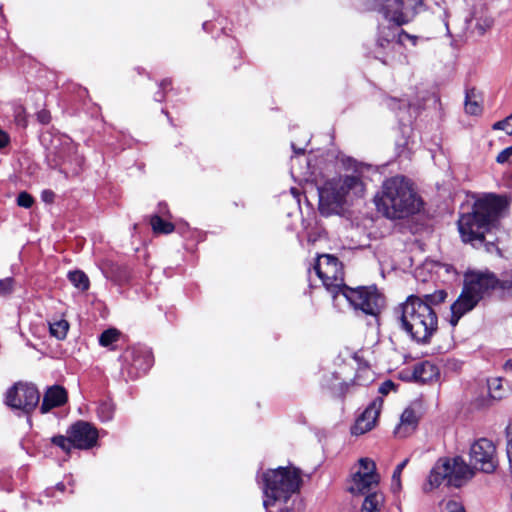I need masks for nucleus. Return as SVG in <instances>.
Segmentation results:
<instances>
[{
  "instance_id": "nucleus-1",
  "label": "nucleus",
  "mask_w": 512,
  "mask_h": 512,
  "mask_svg": "<svg viewBox=\"0 0 512 512\" xmlns=\"http://www.w3.org/2000/svg\"><path fill=\"white\" fill-rule=\"evenodd\" d=\"M508 207L505 197L485 195L475 201L472 211L462 214L458 220V230L464 243L487 253L501 255L492 231L497 229L499 219Z\"/></svg>"
},
{
  "instance_id": "nucleus-2",
  "label": "nucleus",
  "mask_w": 512,
  "mask_h": 512,
  "mask_svg": "<svg viewBox=\"0 0 512 512\" xmlns=\"http://www.w3.org/2000/svg\"><path fill=\"white\" fill-rule=\"evenodd\" d=\"M446 293L438 291L426 295V301L411 295L395 308L394 314L400 328L415 342L426 344L437 330L438 318L430 303L444 301Z\"/></svg>"
},
{
  "instance_id": "nucleus-3",
  "label": "nucleus",
  "mask_w": 512,
  "mask_h": 512,
  "mask_svg": "<svg viewBox=\"0 0 512 512\" xmlns=\"http://www.w3.org/2000/svg\"><path fill=\"white\" fill-rule=\"evenodd\" d=\"M264 500L267 512H291L301 485L300 471L292 467H279L263 473Z\"/></svg>"
},
{
  "instance_id": "nucleus-4",
  "label": "nucleus",
  "mask_w": 512,
  "mask_h": 512,
  "mask_svg": "<svg viewBox=\"0 0 512 512\" xmlns=\"http://www.w3.org/2000/svg\"><path fill=\"white\" fill-rule=\"evenodd\" d=\"M376 205L387 218L400 219L418 212L422 202L405 177L395 176L383 183Z\"/></svg>"
},
{
  "instance_id": "nucleus-5",
  "label": "nucleus",
  "mask_w": 512,
  "mask_h": 512,
  "mask_svg": "<svg viewBox=\"0 0 512 512\" xmlns=\"http://www.w3.org/2000/svg\"><path fill=\"white\" fill-rule=\"evenodd\" d=\"M364 193L365 183L359 169L334 177L319 188V210L325 216L337 214L345 204L363 197Z\"/></svg>"
},
{
  "instance_id": "nucleus-6",
  "label": "nucleus",
  "mask_w": 512,
  "mask_h": 512,
  "mask_svg": "<svg viewBox=\"0 0 512 512\" xmlns=\"http://www.w3.org/2000/svg\"><path fill=\"white\" fill-rule=\"evenodd\" d=\"M501 290V278L486 271H468L464 275L463 290L458 299L451 306L450 323L455 326L459 319L471 311L480 300L489 296L495 290Z\"/></svg>"
},
{
  "instance_id": "nucleus-7",
  "label": "nucleus",
  "mask_w": 512,
  "mask_h": 512,
  "mask_svg": "<svg viewBox=\"0 0 512 512\" xmlns=\"http://www.w3.org/2000/svg\"><path fill=\"white\" fill-rule=\"evenodd\" d=\"M356 309L366 315L377 316L385 306V299L374 286L344 287L340 293Z\"/></svg>"
},
{
  "instance_id": "nucleus-8",
  "label": "nucleus",
  "mask_w": 512,
  "mask_h": 512,
  "mask_svg": "<svg viewBox=\"0 0 512 512\" xmlns=\"http://www.w3.org/2000/svg\"><path fill=\"white\" fill-rule=\"evenodd\" d=\"M314 270L334 298H337L344 287H347L344 284L342 264L336 257L329 254L319 256L314 265Z\"/></svg>"
},
{
  "instance_id": "nucleus-9",
  "label": "nucleus",
  "mask_w": 512,
  "mask_h": 512,
  "mask_svg": "<svg viewBox=\"0 0 512 512\" xmlns=\"http://www.w3.org/2000/svg\"><path fill=\"white\" fill-rule=\"evenodd\" d=\"M380 475L375 462L368 457L360 458L356 470L352 473L348 490L354 495H364L379 489Z\"/></svg>"
},
{
  "instance_id": "nucleus-10",
  "label": "nucleus",
  "mask_w": 512,
  "mask_h": 512,
  "mask_svg": "<svg viewBox=\"0 0 512 512\" xmlns=\"http://www.w3.org/2000/svg\"><path fill=\"white\" fill-rule=\"evenodd\" d=\"M470 463L474 469L493 473L498 466L496 446L487 438L476 440L470 447Z\"/></svg>"
},
{
  "instance_id": "nucleus-11",
  "label": "nucleus",
  "mask_w": 512,
  "mask_h": 512,
  "mask_svg": "<svg viewBox=\"0 0 512 512\" xmlns=\"http://www.w3.org/2000/svg\"><path fill=\"white\" fill-rule=\"evenodd\" d=\"M40 393L31 384L18 383L11 387L6 394V404L14 409H20L26 413L31 412L38 405Z\"/></svg>"
},
{
  "instance_id": "nucleus-12",
  "label": "nucleus",
  "mask_w": 512,
  "mask_h": 512,
  "mask_svg": "<svg viewBox=\"0 0 512 512\" xmlns=\"http://www.w3.org/2000/svg\"><path fill=\"white\" fill-rule=\"evenodd\" d=\"M447 467V484L449 486L461 487L475 474L473 466L468 465L461 457L442 459Z\"/></svg>"
},
{
  "instance_id": "nucleus-13",
  "label": "nucleus",
  "mask_w": 512,
  "mask_h": 512,
  "mask_svg": "<svg viewBox=\"0 0 512 512\" xmlns=\"http://www.w3.org/2000/svg\"><path fill=\"white\" fill-rule=\"evenodd\" d=\"M70 435L74 448L77 449H90L96 445L98 440V431L90 423L85 421H78L73 424L67 431Z\"/></svg>"
},
{
  "instance_id": "nucleus-14",
  "label": "nucleus",
  "mask_w": 512,
  "mask_h": 512,
  "mask_svg": "<svg viewBox=\"0 0 512 512\" xmlns=\"http://www.w3.org/2000/svg\"><path fill=\"white\" fill-rule=\"evenodd\" d=\"M383 406V398H375L371 404L365 409L362 415L356 420L355 424L351 428L353 435L359 436L370 431L376 423V420L380 414Z\"/></svg>"
},
{
  "instance_id": "nucleus-15",
  "label": "nucleus",
  "mask_w": 512,
  "mask_h": 512,
  "mask_svg": "<svg viewBox=\"0 0 512 512\" xmlns=\"http://www.w3.org/2000/svg\"><path fill=\"white\" fill-rule=\"evenodd\" d=\"M488 397H481L475 400V406L479 409L490 407L494 401L503 399L506 389L503 387L501 378H492L487 381Z\"/></svg>"
},
{
  "instance_id": "nucleus-16",
  "label": "nucleus",
  "mask_w": 512,
  "mask_h": 512,
  "mask_svg": "<svg viewBox=\"0 0 512 512\" xmlns=\"http://www.w3.org/2000/svg\"><path fill=\"white\" fill-rule=\"evenodd\" d=\"M66 401V390L61 386H52L46 391L40 410L42 413H47L55 407L62 406Z\"/></svg>"
},
{
  "instance_id": "nucleus-17",
  "label": "nucleus",
  "mask_w": 512,
  "mask_h": 512,
  "mask_svg": "<svg viewBox=\"0 0 512 512\" xmlns=\"http://www.w3.org/2000/svg\"><path fill=\"white\" fill-rule=\"evenodd\" d=\"M418 420L416 412L410 407L406 408L401 414L400 422L395 428L394 434L399 438H406L415 431Z\"/></svg>"
},
{
  "instance_id": "nucleus-18",
  "label": "nucleus",
  "mask_w": 512,
  "mask_h": 512,
  "mask_svg": "<svg viewBox=\"0 0 512 512\" xmlns=\"http://www.w3.org/2000/svg\"><path fill=\"white\" fill-rule=\"evenodd\" d=\"M413 377L420 383H430L438 379L439 369L435 364L424 361L415 365Z\"/></svg>"
},
{
  "instance_id": "nucleus-19",
  "label": "nucleus",
  "mask_w": 512,
  "mask_h": 512,
  "mask_svg": "<svg viewBox=\"0 0 512 512\" xmlns=\"http://www.w3.org/2000/svg\"><path fill=\"white\" fill-rule=\"evenodd\" d=\"M447 469L443 460L440 459L431 470L427 482L423 486L424 491L430 492L437 488L444 480L447 481Z\"/></svg>"
},
{
  "instance_id": "nucleus-20",
  "label": "nucleus",
  "mask_w": 512,
  "mask_h": 512,
  "mask_svg": "<svg viewBox=\"0 0 512 512\" xmlns=\"http://www.w3.org/2000/svg\"><path fill=\"white\" fill-rule=\"evenodd\" d=\"M365 495L361 512H381L385 505V496L379 490L370 491Z\"/></svg>"
},
{
  "instance_id": "nucleus-21",
  "label": "nucleus",
  "mask_w": 512,
  "mask_h": 512,
  "mask_svg": "<svg viewBox=\"0 0 512 512\" xmlns=\"http://www.w3.org/2000/svg\"><path fill=\"white\" fill-rule=\"evenodd\" d=\"M63 149L58 150L56 146H54L55 149V155L58 158L56 161V165H61L66 162H70L72 160V154L74 155V160L76 163L80 166L82 163V158L76 155L75 153V145L72 143V141L69 138H64L62 142Z\"/></svg>"
},
{
  "instance_id": "nucleus-22",
  "label": "nucleus",
  "mask_w": 512,
  "mask_h": 512,
  "mask_svg": "<svg viewBox=\"0 0 512 512\" xmlns=\"http://www.w3.org/2000/svg\"><path fill=\"white\" fill-rule=\"evenodd\" d=\"M68 279L75 288L82 292L89 289L90 281L88 276L83 271L75 270L69 272Z\"/></svg>"
},
{
  "instance_id": "nucleus-23",
  "label": "nucleus",
  "mask_w": 512,
  "mask_h": 512,
  "mask_svg": "<svg viewBox=\"0 0 512 512\" xmlns=\"http://www.w3.org/2000/svg\"><path fill=\"white\" fill-rule=\"evenodd\" d=\"M68 329L69 323L64 319L49 322L50 334L58 340H62L66 337Z\"/></svg>"
},
{
  "instance_id": "nucleus-24",
  "label": "nucleus",
  "mask_w": 512,
  "mask_h": 512,
  "mask_svg": "<svg viewBox=\"0 0 512 512\" xmlns=\"http://www.w3.org/2000/svg\"><path fill=\"white\" fill-rule=\"evenodd\" d=\"M150 224L154 233L158 234H169L172 233L175 229L174 225L171 222L164 221L160 216L154 215L150 219Z\"/></svg>"
},
{
  "instance_id": "nucleus-25",
  "label": "nucleus",
  "mask_w": 512,
  "mask_h": 512,
  "mask_svg": "<svg viewBox=\"0 0 512 512\" xmlns=\"http://www.w3.org/2000/svg\"><path fill=\"white\" fill-rule=\"evenodd\" d=\"M114 411V404L109 400L101 401L97 408L98 417L103 422L110 421L113 418Z\"/></svg>"
},
{
  "instance_id": "nucleus-26",
  "label": "nucleus",
  "mask_w": 512,
  "mask_h": 512,
  "mask_svg": "<svg viewBox=\"0 0 512 512\" xmlns=\"http://www.w3.org/2000/svg\"><path fill=\"white\" fill-rule=\"evenodd\" d=\"M465 111L470 115H479L482 112V106L475 98L474 92L466 94Z\"/></svg>"
},
{
  "instance_id": "nucleus-27",
  "label": "nucleus",
  "mask_w": 512,
  "mask_h": 512,
  "mask_svg": "<svg viewBox=\"0 0 512 512\" xmlns=\"http://www.w3.org/2000/svg\"><path fill=\"white\" fill-rule=\"evenodd\" d=\"M407 463H408V459H404L401 463H399L396 466V468L393 472L392 484H391L393 492H398L401 489V473H402L403 469L406 467Z\"/></svg>"
},
{
  "instance_id": "nucleus-28",
  "label": "nucleus",
  "mask_w": 512,
  "mask_h": 512,
  "mask_svg": "<svg viewBox=\"0 0 512 512\" xmlns=\"http://www.w3.org/2000/svg\"><path fill=\"white\" fill-rule=\"evenodd\" d=\"M52 443L56 446L60 447L63 451L66 453H70L71 449L74 448L73 441L70 437V435L67 434V436H54L52 438Z\"/></svg>"
},
{
  "instance_id": "nucleus-29",
  "label": "nucleus",
  "mask_w": 512,
  "mask_h": 512,
  "mask_svg": "<svg viewBox=\"0 0 512 512\" xmlns=\"http://www.w3.org/2000/svg\"><path fill=\"white\" fill-rule=\"evenodd\" d=\"M501 291L504 295L512 296V268L501 275Z\"/></svg>"
},
{
  "instance_id": "nucleus-30",
  "label": "nucleus",
  "mask_w": 512,
  "mask_h": 512,
  "mask_svg": "<svg viewBox=\"0 0 512 512\" xmlns=\"http://www.w3.org/2000/svg\"><path fill=\"white\" fill-rule=\"evenodd\" d=\"M119 338V332L116 329H108L104 331L99 337V343L107 347L110 344L116 342Z\"/></svg>"
},
{
  "instance_id": "nucleus-31",
  "label": "nucleus",
  "mask_w": 512,
  "mask_h": 512,
  "mask_svg": "<svg viewBox=\"0 0 512 512\" xmlns=\"http://www.w3.org/2000/svg\"><path fill=\"white\" fill-rule=\"evenodd\" d=\"M13 115L18 126L25 127L27 125L25 108L22 105H15Z\"/></svg>"
},
{
  "instance_id": "nucleus-32",
  "label": "nucleus",
  "mask_w": 512,
  "mask_h": 512,
  "mask_svg": "<svg viewBox=\"0 0 512 512\" xmlns=\"http://www.w3.org/2000/svg\"><path fill=\"white\" fill-rule=\"evenodd\" d=\"M493 129L495 130H503L508 135H512V114L509 115L502 121H498L493 125Z\"/></svg>"
},
{
  "instance_id": "nucleus-33",
  "label": "nucleus",
  "mask_w": 512,
  "mask_h": 512,
  "mask_svg": "<svg viewBox=\"0 0 512 512\" xmlns=\"http://www.w3.org/2000/svg\"><path fill=\"white\" fill-rule=\"evenodd\" d=\"M14 280L10 277L0 279V296H7L13 291Z\"/></svg>"
},
{
  "instance_id": "nucleus-34",
  "label": "nucleus",
  "mask_w": 512,
  "mask_h": 512,
  "mask_svg": "<svg viewBox=\"0 0 512 512\" xmlns=\"http://www.w3.org/2000/svg\"><path fill=\"white\" fill-rule=\"evenodd\" d=\"M34 203V199L33 197L23 191V192H20L18 197H17V204L20 206V207H23V208H30Z\"/></svg>"
},
{
  "instance_id": "nucleus-35",
  "label": "nucleus",
  "mask_w": 512,
  "mask_h": 512,
  "mask_svg": "<svg viewBox=\"0 0 512 512\" xmlns=\"http://www.w3.org/2000/svg\"><path fill=\"white\" fill-rule=\"evenodd\" d=\"M442 512H464V508L461 503L449 500L443 504Z\"/></svg>"
},
{
  "instance_id": "nucleus-36",
  "label": "nucleus",
  "mask_w": 512,
  "mask_h": 512,
  "mask_svg": "<svg viewBox=\"0 0 512 512\" xmlns=\"http://www.w3.org/2000/svg\"><path fill=\"white\" fill-rule=\"evenodd\" d=\"M512 156V147H508L504 150H502L496 160L498 163H506L509 161L510 157Z\"/></svg>"
},
{
  "instance_id": "nucleus-37",
  "label": "nucleus",
  "mask_w": 512,
  "mask_h": 512,
  "mask_svg": "<svg viewBox=\"0 0 512 512\" xmlns=\"http://www.w3.org/2000/svg\"><path fill=\"white\" fill-rule=\"evenodd\" d=\"M398 103V100L394 99V98H390L388 99L387 101V105L391 108V109H395L396 107V104ZM399 103L401 104L399 109H402V108H409L411 106V103L406 100V99H402V100H399Z\"/></svg>"
},
{
  "instance_id": "nucleus-38",
  "label": "nucleus",
  "mask_w": 512,
  "mask_h": 512,
  "mask_svg": "<svg viewBox=\"0 0 512 512\" xmlns=\"http://www.w3.org/2000/svg\"><path fill=\"white\" fill-rule=\"evenodd\" d=\"M395 388V384L392 381H385L379 387V393L382 395H387L391 390Z\"/></svg>"
},
{
  "instance_id": "nucleus-39",
  "label": "nucleus",
  "mask_w": 512,
  "mask_h": 512,
  "mask_svg": "<svg viewBox=\"0 0 512 512\" xmlns=\"http://www.w3.org/2000/svg\"><path fill=\"white\" fill-rule=\"evenodd\" d=\"M506 439H507V446H506V451H507L512 446V420L508 423V425L506 427Z\"/></svg>"
},
{
  "instance_id": "nucleus-40",
  "label": "nucleus",
  "mask_w": 512,
  "mask_h": 512,
  "mask_svg": "<svg viewBox=\"0 0 512 512\" xmlns=\"http://www.w3.org/2000/svg\"><path fill=\"white\" fill-rule=\"evenodd\" d=\"M37 118L42 124H47L50 121V114L48 111L42 110L37 113Z\"/></svg>"
},
{
  "instance_id": "nucleus-41",
  "label": "nucleus",
  "mask_w": 512,
  "mask_h": 512,
  "mask_svg": "<svg viewBox=\"0 0 512 512\" xmlns=\"http://www.w3.org/2000/svg\"><path fill=\"white\" fill-rule=\"evenodd\" d=\"M10 142L9 135L2 129H0V149L6 147Z\"/></svg>"
},
{
  "instance_id": "nucleus-42",
  "label": "nucleus",
  "mask_w": 512,
  "mask_h": 512,
  "mask_svg": "<svg viewBox=\"0 0 512 512\" xmlns=\"http://www.w3.org/2000/svg\"><path fill=\"white\" fill-rule=\"evenodd\" d=\"M42 200L49 203V202H52L53 199H54V193L50 190H45L42 192Z\"/></svg>"
},
{
  "instance_id": "nucleus-43",
  "label": "nucleus",
  "mask_w": 512,
  "mask_h": 512,
  "mask_svg": "<svg viewBox=\"0 0 512 512\" xmlns=\"http://www.w3.org/2000/svg\"><path fill=\"white\" fill-rule=\"evenodd\" d=\"M503 369L506 372H512V357L504 363Z\"/></svg>"
},
{
  "instance_id": "nucleus-44",
  "label": "nucleus",
  "mask_w": 512,
  "mask_h": 512,
  "mask_svg": "<svg viewBox=\"0 0 512 512\" xmlns=\"http://www.w3.org/2000/svg\"><path fill=\"white\" fill-rule=\"evenodd\" d=\"M507 457H508V461H509V469L512 473V446L509 450H507Z\"/></svg>"
},
{
  "instance_id": "nucleus-45",
  "label": "nucleus",
  "mask_w": 512,
  "mask_h": 512,
  "mask_svg": "<svg viewBox=\"0 0 512 512\" xmlns=\"http://www.w3.org/2000/svg\"><path fill=\"white\" fill-rule=\"evenodd\" d=\"M327 386H328V388H329V389H332V390H335V389H337L338 387H339L340 389H342L341 384H339V385H338V384H336V383H332V384H328Z\"/></svg>"
},
{
  "instance_id": "nucleus-46",
  "label": "nucleus",
  "mask_w": 512,
  "mask_h": 512,
  "mask_svg": "<svg viewBox=\"0 0 512 512\" xmlns=\"http://www.w3.org/2000/svg\"><path fill=\"white\" fill-rule=\"evenodd\" d=\"M292 148L296 154H303L304 149H297L294 144H292Z\"/></svg>"
},
{
  "instance_id": "nucleus-47",
  "label": "nucleus",
  "mask_w": 512,
  "mask_h": 512,
  "mask_svg": "<svg viewBox=\"0 0 512 512\" xmlns=\"http://www.w3.org/2000/svg\"><path fill=\"white\" fill-rule=\"evenodd\" d=\"M56 488H57L58 490H60V491H63V489H64V485H63V484H61V483H60V484H57Z\"/></svg>"
},
{
  "instance_id": "nucleus-48",
  "label": "nucleus",
  "mask_w": 512,
  "mask_h": 512,
  "mask_svg": "<svg viewBox=\"0 0 512 512\" xmlns=\"http://www.w3.org/2000/svg\"><path fill=\"white\" fill-rule=\"evenodd\" d=\"M167 85H169V82L166 80L161 83L162 87H166Z\"/></svg>"
},
{
  "instance_id": "nucleus-49",
  "label": "nucleus",
  "mask_w": 512,
  "mask_h": 512,
  "mask_svg": "<svg viewBox=\"0 0 512 512\" xmlns=\"http://www.w3.org/2000/svg\"><path fill=\"white\" fill-rule=\"evenodd\" d=\"M156 100H157V101H161V100H162V95H161V96H159V97H156Z\"/></svg>"
},
{
  "instance_id": "nucleus-50",
  "label": "nucleus",
  "mask_w": 512,
  "mask_h": 512,
  "mask_svg": "<svg viewBox=\"0 0 512 512\" xmlns=\"http://www.w3.org/2000/svg\"><path fill=\"white\" fill-rule=\"evenodd\" d=\"M78 172H79V170H78V169H74V170H73V173H75V174H77Z\"/></svg>"
}]
</instances>
